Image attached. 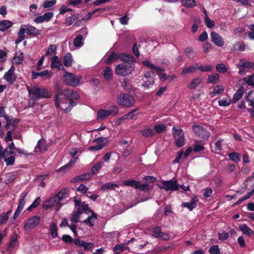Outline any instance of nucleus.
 Here are the masks:
<instances>
[{"label":"nucleus","instance_id":"obj_1","mask_svg":"<svg viewBox=\"0 0 254 254\" xmlns=\"http://www.w3.org/2000/svg\"><path fill=\"white\" fill-rule=\"evenodd\" d=\"M70 90L59 89L55 95V105L57 108L67 107L70 98Z\"/></svg>","mask_w":254,"mask_h":254},{"label":"nucleus","instance_id":"obj_2","mask_svg":"<svg viewBox=\"0 0 254 254\" xmlns=\"http://www.w3.org/2000/svg\"><path fill=\"white\" fill-rule=\"evenodd\" d=\"M134 68L135 65L134 64L124 62L116 66L115 73L117 75L126 76L131 74Z\"/></svg>","mask_w":254,"mask_h":254},{"label":"nucleus","instance_id":"obj_3","mask_svg":"<svg viewBox=\"0 0 254 254\" xmlns=\"http://www.w3.org/2000/svg\"><path fill=\"white\" fill-rule=\"evenodd\" d=\"M51 98V94L49 91L43 87H34V96H31V107H34L37 99L41 98L48 99Z\"/></svg>","mask_w":254,"mask_h":254},{"label":"nucleus","instance_id":"obj_4","mask_svg":"<svg viewBox=\"0 0 254 254\" xmlns=\"http://www.w3.org/2000/svg\"><path fill=\"white\" fill-rule=\"evenodd\" d=\"M118 104L122 106L129 108L132 107L135 103L133 97L127 93H121L117 98Z\"/></svg>","mask_w":254,"mask_h":254},{"label":"nucleus","instance_id":"obj_5","mask_svg":"<svg viewBox=\"0 0 254 254\" xmlns=\"http://www.w3.org/2000/svg\"><path fill=\"white\" fill-rule=\"evenodd\" d=\"M173 135L175 138V144L178 147H182L185 144V135L181 128L176 129L175 127L173 128Z\"/></svg>","mask_w":254,"mask_h":254},{"label":"nucleus","instance_id":"obj_6","mask_svg":"<svg viewBox=\"0 0 254 254\" xmlns=\"http://www.w3.org/2000/svg\"><path fill=\"white\" fill-rule=\"evenodd\" d=\"M192 129L194 133L200 138L204 140L208 139L210 136V132L206 128L199 125H193Z\"/></svg>","mask_w":254,"mask_h":254},{"label":"nucleus","instance_id":"obj_7","mask_svg":"<svg viewBox=\"0 0 254 254\" xmlns=\"http://www.w3.org/2000/svg\"><path fill=\"white\" fill-rule=\"evenodd\" d=\"M64 79L66 84L75 87L79 84V78L72 73H66L64 75Z\"/></svg>","mask_w":254,"mask_h":254},{"label":"nucleus","instance_id":"obj_8","mask_svg":"<svg viewBox=\"0 0 254 254\" xmlns=\"http://www.w3.org/2000/svg\"><path fill=\"white\" fill-rule=\"evenodd\" d=\"M63 203L58 199L57 194L51 197L49 199L46 200L43 204V208L45 209H48L53 206H57L58 210L62 207Z\"/></svg>","mask_w":254,"mask_h":254},{"label":"nucleus","instance_id":"obj_9","mask_svg":"<svg viewBox=\"0 0 254 254\" xmlns=\"http://www.w3.org/2000/svg\"><path fill=\"white\" fill-rule=\"evenodd\" d=\"M162 183L163 187H161V189H163L166 191H177L180 189V185L177 184L176 180L164 181Z\"/></svg>","mask_w":254,"mask_h":254},{"label":"nucleus","instance_id":"obj_10","mask_svg":"<svg viewBox=\"0 0 254 254\" xmlns=\"http://www.w3.org/2000/svg\"><path fill=\"white\" fill-rule=\"evenodd\" d=\"M40 216H34L28 219L24 222V229L31 230L37 226L40 223Z\"/></svg>","mask_w":254,"mask_h":254},{"label":"nucleus","instance_id":"obj_11","mask_svg":"<svg viewBox=\"0 0 254 254\" xmlns=\"http://www.w3.org/2000/svg\"><path fill=\"white\" fill-rule=\"evenodd\" d=\"M93 142H96L97 144L93 146H90L88 147V150L95 151L101 150L106 144V139L103 137H98L95 138Z\"/></svg>","mask_w":254,"mask_h":254},{"label":"nucleus","instance_id":"obj_12","mask_svg":"<svg viewBox=\"0 0 254 254\" xmlns=\"http://www.w3.org/2000/svg\"><path fill=\"white\" fill-rule=\"evenodd\" d=\"M152 235L155 238H159L163 241H168L170 239L169 235L161 231V227L157 226L152 229Z\"/></svg>","mask_w":254,"mask_h":254},{"label":"nucleus","instance_id":"obj_13","mask_svg":"<svg viewBox=\"0 0 254 254\" xmlns=\"http://www.w3.org/2000/svg\"><path fill=\"white\" fill-rule=\"evenodd\" d=\"M211 41L218 47H222L224 44L223 38L215 31H212L210 33Z\"/></svg>","mask_w":254,"mask_h":254},{"label":"nucleus","instance_id":"obj_14","mask_svg":"<svg viewBox=\"0 0 254 254\" xmlns=\"http://www.w3.org/2000/svg\"><path fill=\"white\" fill-rule=\"evenodd\" d=\"M15 67L12 65L10 69L5 73L3 78L9 83L12 84L16 80V76L14 74Z\"/></svg>","mask_w":254,"mask_h":254},{"label":"nucleus","instance_id":"obj_15","mask_svg":"<svg viewBox=\"0 0 254 254\" xmlns=\"http://www.w3.org/2000/svg\"><path fill=\"white\" fill-rule=\"evenodd\" d=\"M25 29H26V33L32 37H36L41 34V30L31 25H23Z\"/></svg>","mask_w":254,"mask_h":254},{"label":"nucleus","instance_id":"obj_16","mask_svg":"<svg viewBox=\"0 0 254 254\" xmlns=\"http://www.w3.org/2000/svg\"><path fill=\"white\" fill-rule=\"evenodd\" d=\"M51 67L52 69L57 68L59 70H64V68L63 64L57 56H54L52 59L51 64Z\"/></svg>","mask_w":254,"mask_h":254},{"label":"nucleus","instance_id":"obj_17","mask_svg":"<svg viewBox=\"0 0 254 254\" xmlns=\"http://www.w3.org/2000/svg\"><path fill=\"white\" fill-rule=\"evenodd\" d=\"M92 177V174L90 173H86L84 174L77 176L71 180V183H76L79 182H82L87 180Z\"/></svg>","mask_w":254,"mask_h":254},{"label":"nucleus","instance_id":"obj_18","mask_svg":"<svg viewBox=\"0 0 254 254\" xmlns=\"http://www.w3.org/2000/svg\"><path fill=\"white\" fill-rule=\"evenodd\" d=\"M121 54H119L116 52H112L109 55L106 63L108 64H111L117 61V60H121Z\"/></svg>","mask_w":254,"mask_h":254},{"label":"nucleus","instance_id":"obj_19","mask_svg":"<svg viewBox=\"0 0 254 254\" xmlns=\"http://www.w3.org/2000/svg\"><path fill=\"white\" fill-rule=\"evenodd\" d=\"M97 219V214L94 212H91V215L88 216L83 223L85 224H88L90 227H93L94 225L95 222Z\"/></svg>","mask_w":254,"mask_h":254},{"label":"nucleus","instance_id":"obj_20","mask_svg":"<svg viewBox=\"0 0 254 254\" xmlns=\"http://www.w3.org/2000/svg\"><path fill=\"white\" fill-rule=\"evenodd\" d=\"M56 194L58 196V199L61 202L64 199L67 198L69 197L68 189L64 188Z\"/></svg>","mask_w":254,"mask_h":254},{"label":"nucleus","instance_id":"obj_21","mask_svg":"<svg viewBox=\"0 0 254 254\" xmlns=\"http://www.w3.org/2000/svg\"><path fill=\"white\" fill-rule=\"evenodd\" d=\"M142 64L144 65H145L147 67H150L151 69H155L156 71V73L157 74H159L160 71H164L163 69L160 68L159 66H157L155 65L154 64H153L152 63H151V62H150L147 60L143 61L142 62Z\"/></svg>","mask_w":254,"mask_h":254},{"label":"nucleus","instance_id":"obj_22","mask_svg":"<svg viewBox=\"0 0 254 254\" xmlns=\"http://www.w3.org/2000/svg\"><path fill=\"white\" fill-rule=\"evenodd\" d=\"M244 92V88L243 87H240L234 94L232 99V102L233 103H236L241 99L243 97Z\"/></svg>","mask_w":254,"mask_h":254},{"label":"nucleus","instance_id":"obj_23","mask_svg":"<svg viewBox=\"0 0 254 254\" xmlns=\"http://www.w3.org/2000/svg\"><path fill=\"white\" fill-rule=\"evenodd\" d=\"M28 192L24 191L22 193H21L19 200H18V205L17 208L19 209L22 210L23 208L24 207V205L26 203L25 198L26 196L27 195Z\"/></svg>","mask_w":254,"mask_h":254},{"label":"nucleus","instance_id":"obj_24","mask_svg":"<svg viewBox=\"0 0 254 254\" xmlns=\"http://www.w3.org/2000/svg\"><path fill=\"white\" fill-rule=\"evenodd\" d=\"M73 62L72 57L70 53L65 54L63 59V64L65 67H70Z\"/></svg>","mask_w":254,"mask_h":254},{"label":"nucleus","instance_id":"obj_25","mask_svg":"<svg viewBox=\"0 0 254 254\" xmlns=\"http://www.w3.org/2000/svg\"><path fill=\"white\" fill-rule=\"evenodd\" d=\"M121 60L124 62H128L133 63L134 64L135 63V59L131 54H121Z\"/></svg>","mask_w":254,"mask_h":254},{"label":"nucleus","instance_id":"obj_26","mask_svg":"<svg viewBox=\"0 0 254 254\" xmlns=\"http://www.w3.org/2000/svg\"><path fill=\"white\" fill-rule=\"evenodd\" d=\"M52 74L48 70H44L40 72H32V79H36L38 76H48V78L51 77Z\"/></svg>","mask_w":254,"mask_h":254},{"label":"nucleus","instance_id":"obj_27","mask_svg":"<svg viewBox=\"0 0 254 254\" xmlns=\"http://www.w3.org/2000/svg\"><path fill=\"white\" fill-rule=\"evenodd\" d=\"M239 229L245 235L250 236L254 233V231L246 224L240 225L239 226Z\"/></svg>","mask_w":254,"mask_h":254},{"label":"nucleus","instance_id":"obj_28","mask_svg":"<svg viewBox=\"0 0 254 254\" xmlns=\"http://www.w3.org/2000/svg\"><path fill=\"white\" fill-rule=\"evenodd\" d=\"M184 53L189 59H193L196 57V53L191 47H188L185 49Z\"/></svg>","mask_w":254,"mask_h":254},{"label":"nucleus","instance_id":"obj_29","mask_svg":"<svg viewBox=\"0 0 254 254\" xmlns=\"http://www.w3.org/2000/svg\"><path fill=\"white\" fill-rule=\"evenodd\" d=\"M12 23L9 20H3L0 22V31H5L11 27Z\"/></svg>","mask_w":254,"mask_h":254},{"label":"nucleus","instance_id":"obj_30","mask_svg":"<svg viewBox=\"0 0 254 254\" xmlns=\"http://www.w3.org/2000/svg\"><path fill=\"white\" fill-rule=\"evenodd\" d=\"M219 75L218 73H214L212 75H209L207 83H212L215 84L219 82Z\"/></svg>","mask_w":254,"mask_h":254},{"label":"nucleus","instance_id":"obj_31","mask_svg":"<svg viewBox=\"0 0 254 254\" xmlns=\"http://www.w3.org/2000/svg\"><path fill=\"white\" fill-rule=\"evenodd\" d=\"M228 157L230 160L236 163L239 162L241 160V154L236 152L229 153Z\"/></svg>","mask_w":254,"mask_h":254},{"label":"nucleus","instance_id":"obj_32","mask_svg":"<svg viewBox=\"0 0 254 254\" xmlns=\"http://www.w3.org/2000/svg\"><path fill=\"white\" fill-rule=\"evenodd\" d=\"M201 82L202 79L200 77H198L191 81L190 84L188 86V87L190 89H194L199 86Z\"/></svg>","mask_w":254,"mask_h":254},{"label":"nucleus","instance_id":"obj_33","mask_svg":"<svg viewBox=\"0 0 254 254\" xmlns=\"http://www.w3.org/2000/svg\"><path fill=\"white\" fill-rule=\"evenodd\" d=\"M76 105V103L70 97L67 106L64 107V108L61 107V110H64L65 113H68L70 111L71 109Z\"/></svg>","mask_w":254,"mask_h":254},{"label":"nucleus","instance_id":"obj_34","mask_svg":"<svg viewBox=\"0 0 254 254\" xmlns=\"http://www.w3.org/2000/svg\"><path fill=\"white\" fill-rule=\"evenodd\" d=\"M182 5L186 7H193L196 5L195 0H181Z\"/></svg>","mask_w":254,"mask_h":254},{"label":"nucleus","instance_id":"obj_35","mask_svg":"<svg viewBox=\"0 0 254 254\" xmlns=\"http://www.w3.org/2000/svg\"><path fill=\"white\" fill-rule=\"evenodd\" d=\"M110 116L108 110L101 109L97 112V119L103 120Z\"/></svg>","mask_w":254,"mask_h":254},{"label":"nucleus","instance_id":"obj_36","mask_svg":"<svg viewBox=\"0 0 254 254\" xmlns=\"http://www.w3.org/2000/svg\"><path fill=\"white\" fill-rule=\"evenodd\" d=\"M224 92V88L221 85H216L213 88V91L210 93L211 97H213L215 94L220 95Z\"/></svg>","mask_w":254,"mask_h":254},{"label":"nucleus","instance_id":"obj_37","mask_svg":"<svg viewBox=\"0 0 254 254\" xmlns=\"http://www.w3.org/2000/svg\"><path fill=\"white\" fill-rule=\"evenodd\" d=\"M103 74L106 80H110L113 75L111 68L109 66L106 67L103 70Z\"/></svg>","mask_w":254,"mask_h":254},{"label":"nucleus","instance_id":"obj_38","mask_svg":"<svg viewBox=\"0 0 254 254\" xmlns=\"http://www.w3.org/2000/svg\"><path fill=\"white\" fill-rule=\"evenodd\" d=\"M50 230L52 237L53 238H56L58 236L57 227L56 223H52Z\"/></svg>","mask_w":254,"mask_h":254},{"label":"nucleus","instance_id":"obj_39","mask_svg":"<svg viewBox=\"0 0 254 254\" xmlns=\"http://www.w3.org/2000/svg\"><path fill=\"white\" fill-rule=\"evenodd\" d=\"M83 37L81 34L78 35L73 41L74 46L76 47H80L83 45L82 42Z\"/></svg>","mask_w":254,"mask_h":254},{"label":"nucleus","instance_id":"obj_40","mask_svg":"<svg viewBox=\"0 0 254 254\" xmlns=\"http://www.w3.org/2000/svg\"><path fill=\"white\" fill-rule=\"evenodd\" d=\"M193 22L194 23L191 27V31L192 33H194L198 29V26L200 24V20L199 18L194 17L193 18Z\"/></svg>","mask_w":254,"mask_h":254},{"label":"nucleus","instance_id":"obj_41","mask_svg":"<svg viewBox=\"0 0 254 254\" xmlns=\"http://www.w3.org/2000/svg\"><path fill=\"white\" fill-rule=\"evenodd\" d=\"M119 186L117 184L113 183H107L102 186L101 190L105 191L108 189H114V188H118Z\"/></svg>","mask_w":254,"mask_h":254},{"label":"nucleus","instance_id":"obj_42","mask_svg":"<svg viewBox=\"0 0 254 254\" xmlns=\"http://www.w3.org/2000/svg\"><path fill=\"white\" fill-rule=\"evenodd\" d=\"M79 14L75 13L71 16L67 17L65 19V22L67 23V25H70L73 21L76 20L79 18Z\"/></svg>","mask_w":254,"mask_h":254},{"label":"nucleus","instance_id":"obj_43","mask_svg":"<svg viewBox=\"0 0 254 254\" xmlns=\"http://www.w3.org/2000/svg\"><path fill=\"white\" fill-rule=\"evenodd\" d=\"M138 182L133 180H130L128 181H126L124 182V185L126 186H129L134 188L135 189H137L138 185Z\"/></svg>","mask_w":254,"mask_h":254},{"label":"nucleus","instance_id":"obj_44","mask_svg":"<svg viewBox=\"0 0 254 254\" xmlns=\"http://www.w3.org/2000/svg\"><path fill=\"white\" fill-rule=\"evenodd\" d=\"M17 54L15 53V56L14 57V60H15V64H16L19 65L21 64L23 61V53L21 52H20V54L19 55H17Z\"/></svg>","mask_w":254,"mask_h":254},{"label":"nucleus","instance_id":"obj_45","mask_svg":"<svg viewBox=\"0 0 254 254\" xmlns=\"http://www.w3.org/2000/svg\"><path fill=\"white\" fill-rule=\"evenodd\" d=\"M197 69V66L191 65L189 67H185L182 71L183 74H188L191 72H194Z\"/></svg>","mask_w":254,"mask_h":254},{"label":"nucleus","instance_id":"obj_46","mask_svg":"<svg viewBox=\"0 0 254 254\" xmlns=\"http://www.w3.org/2000/svg\"><path fill=\"white\" fill-rule=\"evenodd\" d=\"M154 129L157 133H160L166 130V127L163 124H157L154 126Z\"/></svg>","mask_w":254,"mask_h":254},{"label":"nucleus","instance_id":"obj_47","mask_svg":"<svg viewBox=\"0 0 254 254\" xmlns=\"http://www.w3.org/2000/svg\"><path fill=\"white\" fill-rule=\"evenodd\" d=\"M182 206L187 207L190 211H192L196 206V204L193 202H184L182 203Z\"/></svg>","mask_w":254,"mask_h":254},{"label":"nucleus","instance_id":"obj_48","mask_svg":"<svg viewBox=\"0 0 254 254\" xmlns=\"http://www.w3.org/2000/svg\"><path fill=\"white\" fill-rule=\"evenodd\" d=\"M40 197H37L32 202V203L27 208V210L29 211H31L34 208H35L40 204Z\"/></svg>","mask_w":254,"mask_h":254},{"label":"nucleus","instance_id":"obj_49","mask_svg":"<svg viewBox=\"0 0 254 254\" xmlns=\"http://www.w3.org/2000/svg\"><path fill=\"white\" fill-rule=\"evenodd\" d=\"M195 65L197 66V69H199L202 72L211 71L212 69L210 65H199L198 64H195Z\"/></svg>","mask_w":254,"mask_h":254},{"label":"nucleus","instance_id":"obj_50","mask_svg":"<svg viewBox=\"0 0 254 254\" xmlns=\"http://www.w3.org/2000/svg\"><path fill=\"white\" fill-rule=\"evenodd\" d=\"M142 135L144 137H149L154 135V132L152 129L148 128L144 129L141 131Z\"/></svg>","mask_w":254,"mask_h":254},{"label":"nucleus","instance_id":"obj_51","mask_svg":"<svg viewBox=\"0 0 254 254\" xmlns=\"http://www.w3.org/2000/svg\"><path fill=\"white\" fill-rule=\"evenodd\" d=\"M102 162H97L93 166L91 169V172L90 173L92 174V176L98 173L99 170L102 167Z\"/></svg>","mask_w":254,"mask_h":254},{"label":"nucleus","instance_id":"obj_52","mask_svg":"<svg viewBox=\"0 0 254 254\" xmlns=\"http://www.w3.org/2000/svg\"><path fill=\"white\" fill-rule=\"evenodd\" d=\"M209 253L210 254H221L220 250L217 245L210 247L209 249Z\"/></svg>","mask_w":254,"mask_h":254},{"label":"nucleus","instance_id":"obj_53","mask_svg":"<svg viewBox=\"0 0 254 254\" xmlns=\"http://www.w3.org/2000/svg\"><path fill=\"white\" fill-rule=\"evenodd\" d=\"M216 70L220 73H225L227 71V68L223 64H219L216 66Z\"/></svg>","mask_w":254,"mask_h":254},{"label":"nucleus","instance_id":"obj_54","mask_svg":"<svg viewBox=\"0 0 254 254\" xmlns=\"http://www.w3.org/2000/svg\"><path fill=\"white\" fill-rule=\"evenodd\" d=\"M245 82L249 85L252 86L254 87V74L253 73L251 75L249 76L247 78H244Z\"/></svg>","mask_w":254,"mask_h":254},{"label":"nucleus","instance_id":"obj_55","mask_svg":"<svg viewBox=\"0 0 254 254\" xmlns=\"http://www.w3.org/2000/svg\"><path fill=\"white\" fill-rule=\"evenodd\" d=\"M101 10L103 11L104 9L101 8H98L93 10L92 11L89 12L84 17L82 18V20H84V22H86L87 20H89L94 13Z\"/></svg>","mask_w":254,"mask_h":254},{"label":"nucleus","instance_id":"obj_56","mask_svg":"<svg viewBox=\"0 0 254 254\" xmlns=\"http://www.w3.org/2000/svg\"><path fill=\"white\" fill-rule=\"evenodd\" d=\"M151 189L150 185L148 184H140L138 183L137 189L140 190L144 191H148Z\"/></svg>","mask_w":254,"mask_h":254},{"label":"nucleus","instance_id":"obj_57","mask_svg":"<svg viewBox=\"0 0 254 254\" xmlns=\"http://www.w3.org/2000/svg\"><path fill=\"white\" fill-rule=\"evenodd\" d=\"M57 2L56 0H46L43 3V7L45 8H50L54 6Z\"/></svg>","mask_w":254,"mask_h":254},{"label":"nucleus","instance_id":"obj_58","mask_svg":"<svg viewBox=\"0 0 254 254\" xmlns=\"http://www.w3.org/2000/svg\"><path fill=\"white\" fill-rule=\"evenodd\" d=\"M26 29H25V28L23 26V25H22L20 26V30L18 32V37L20 38V39H22V40H24L25 38V33H26Z\"/></svg>","mask_w":254,"mask_h":254},{"label":"nucleus","instance_id":"obj_59","mask_svg":"<svg viewBox=\"0 0 254 254\" xmlns=\"http://www.w3.org/2000/svg\"><path fill=\"white\" fill-rule=\"evenodd\" d=\"M81 247L83 248V250L85 251L89 250L94 247V244L92 243H87L84 241H83Z\"/></svg>","mask_w":254,"mask_h":254},{"label":"nucleus","instance_id":"obj_60","mask_svg":"<svg viewBox=\"0 0 254 254\" xmlns=\"http://www.w3.org/2000/svg\"><path fill=\"white\" fill-rule=\"evenodd\" d=\"M110 115L115 116L119 113V108L116 106H112L109 110H108Z\"/></svg>","mask_w":254,"mask_h":254},{"label":"nucleus","instance_id":"obj_61","mask_svg":"<svg viewBox=\"0 0 254 254\" xmlns=\"http://www.w3.org/2000/svg\"><path fill=\"white\" fill-rule=\"evenodd\" d=\"M17 241V235L16 234H13L10 238V241L9 244L10 248H13L15 246V244Z\"/></svg>","mask_w":254,"mask_h":254},{"label":"nucleus","instance_id":"obj_62","mask_svg":"<svg viewBox=\"0 0 254 254\" xmlns=\"http://www.w3.org/2000/svg\"><path fill=\"white\" fill-rule=\"evenodd\" d=\"M81 208H82V210L87 214H89V213H91L92 211H93L92 210L89 208V205L88 204H86L85 201H84L82 203L81 206Z\"/></svg>","mask_w":254,"mask_h":254},{"label":"nucleus","instance_id":"obj_63","mask_svg":"<svg viewBox=\"0 0 254 254\" xmlns=\"http://www.w3.org/2000/svg\"><path fill=\"white\" fill-rule=\"evenodd\" d=\"M4 162L6 163L7 166L12 165L14 164L15 162V157L11 155L7 158L4 159Z\"/></svg>","mask_w":254,"mask_h":254},{"label":"nucleus","instance_id":"obj_64","mask_svg":"<svg viewBox=\"0 0 254 254\" xmlns=\"http://www.w3.org/2000/svg\"><path fill=\"white\" fill-rule=\"evenodd\" d=\"M43 16L45 21L48 22L54 16V13L51 12H47L43 15Z\"/></svg>","mask_w":254,"mask_h":254}]
</instances>
